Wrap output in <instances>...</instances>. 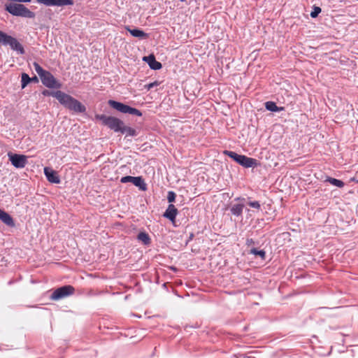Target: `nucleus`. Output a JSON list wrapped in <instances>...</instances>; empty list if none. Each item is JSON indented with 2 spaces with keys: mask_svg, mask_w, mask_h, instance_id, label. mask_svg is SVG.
Listing matches in <instances>:
<instances>
[{
  "mask_svg": "<svg viewBox=\"0 0 358 358\" xmlns=\"http://www.w3.org/2000/svg\"><path fill=\"white\" fill-rule=\"evenodd\" d=\"M181 1H185L186 0H180Z\"/></svg>",
  "mask_w": 358,
  "mask_h": 358,
  "instance_id": "nucleus-33",
  "label": "nucleus"
},
{
  "mask_svg": "<svg viewBox=\"0 0 358 358\" xmlns=\"http://www.w3.org/2000/svg\"><path fill=\"white\" fill-rule=\"evenodd\" d=\"M31 81V78H29V76L27 73H23L22 74L21 82H22V89L24 88Z\"/></svg>",
  "mask_w": 358,
  "mask_h": 358,
  "instance_id": "nucleus-24",
  "label": "nucleus"
},
{
  "mask_svg": "<svg viewBox=\"0 0 358 358\" xmlns=\"http://www.w3.org/2000/svg\"><path fill=\"white\" fill-rule=\"evenodd\" d=\"M224 154L229 156L243 166L246 167V157L245 155H241L233 151L229 150H224Z\"/></svg>",
  "mask_w": 358,
  "mask_h": 358,
  "instance_id": "nucleus-11",
  "label": "nucleus"
},
{
  "mask_svg": "<svg viewBox=\"0 0 358 358\" xmlns=\"http://www.w3.org/2000/svg\"><path fill=\"white\" fill-rule=\"evenodd\" d=\"M175 199H176V194L172 191H169L168 192V195H167L168 201L169 203H172L175 201Z\"/></svg>",
  "mask_w": 358,
  "mask_h": 358,
  "instance_id": "nucleus-28",
  "label": "nucleus"
},
{
  "mask_svg": "<svg viewBox=\"0 0 358 358\" xmlns=\"http://www.w3.org/2000/svg\"><path fill=\"white\" fill-rule=\"evenodd\" d=\"M98 118L102 121L104 125L107 126L115 132H120L124 123L121 120L113 116L101 115L98 116Z\"/></svg>",
  "mask_w": 358,
  "mask_h": 358,
  "instance_id": "nucleus-4",
  "label": "nucleus"
},
{
  "mask_svg": "<svg viewBox=\"0 0 358 358\" xmlns=\"http://www.w3.org/2000/svg\"><path fill=\"white\" fill-rule=\"evenodd\" d=\"M120 182L122 183H127V182H131L135 186L138 187L141 190H145L146 185L144 182V180L142 179L141 177H134V176H124L122 177L120 180Z\"/></svg>",
  "mask_w": 358,
  "mask_h": 358,
  "instance_id": "nucleus-9",
  "label": "nucleus"
},
{
  "mask_svg": "<svg viewBox=\"0 0 358 358\" xmlns=\"http://www.w3.org/2000/svg\"><path fill=\"white\" fill-rule=\"evenodd\" d=\"M42 83L48 88H60L61 84L57 82L52 74L46 71L41 77Z\"/></svg>",
  "mask_w": 358,
  "mask_h": 358,
  "instance_id": "nucleus-8",
  "label": "nucleus"
},
{
  "mask_svg": "<svg viewBox=\"0 0 358 358\" xmlns=\"http://www.w3.org/2000/svg\"><path fill=\"white\" fill-rule=\"evenodd\" d=\"M178 214V210L173 204H169L164 216L171 221H174Z\"/></svg>",
  "mask_w": 358,
  "mask_h": 358,
  "instance_id": "nucleus-14",
  "label": "nucleus"
},
{
  "mask_svg": "<svg viewBox=\"0 0 358 358\" xmlns=\"http://www.w3.org/2000/svg\"><path fill=\"white\" fill-rule=\"evenodd\" d=\"M38 3L47 6H63L73 5V0H36Z\"/></svg>",
  "mask_w": 358,
  "mask_h": 358,
  "instance_id": "nucleus-10",
  "label": "nucleus"
},
{
  "mask_svg": "<svg viewBox=\"0 0 358 358\" xmlns=\"http://www.w3.org/2000/svg\"><path fill=\"white\" fill-rule=\"evenodd\" d=\"M137 238L138 241L143 243L145 245H148L150 243V238L149 235L145 232H140L138 234Z\"/></svg>",
  "mask_w": 358,
  "mask_h": 358,
  "instance_id": "nucleus-20",
  "label": "nucleus"
},
{
  "mask_svg": "<svg viewBox=\"0 0 358 358\" xmlns=\"http://www.w3.org/2000/svg\"><path fill=\"white\" fill-rule=\"evenodd\" d=\"M243 206L241 204H235L231 208V213L235 215H239L243 210Z\"/></svg>",
  "mask_w": 358,
  "mask_h": 358,
  "instance_id": "nucleus-23",
  "label": "nucleus"
},
{
  "mask_svg": "<svg viewBox=\"0 0 358 358\" xmlns=\"http://www.w3.org/2000/svg\"><path fill=\"white\" fill-rule=\"evenodd\" d=\"M357 182H358V180H357Z\"/></svg>",
  "mask_w": 358,
  "mask_h": 358,
  "instance_id": "nucleus-34",
  "label": "nucleus"
},
{
  "mask_svg": "<svg viewBox=\"0 0 358 358\" xmlns=\"http://www.w3.org/2000/svg\"><path fill=\"white\" fill-rule=\"evenodd\" d=\"M8 156L12 165L17 169H22L28 163L27 157L25 155L9 152Z\"/></svg>",
  "mask_w": 358,
  "mask_h": 358,
  "instance_id": "nucleus-7",
  "label": "nucleus"
},
{
  "mask_svg": "<svg viewBox=\"0 0 358 358\" xmlns=\"http://www.w3.org/2000/svg\"><path fill=\"white\" fill-rule=\"evenodd\" d=\"M75 289L71 285H65L56 289L50 296V299L54 301H57L61 299L65 298L74 293Z\"/></svg>",
  "mask_w": 358,
  "mask_h": 358,
  "instance_id": "nucleus-6",
  "label": "nucleus"
},
{
  "mask_svg": "<svg viewBox=\"0 0 358 358\" xmlns=\"http://www.w3.org/2000/svg\"><path fill=\"white\" fill-rule=\"evenodd\" d=\"M5 10L14 16L27 18L35 17V13L21 3H8L5 6Z\"/></svg>",
  "mask_w": 358,
  "mask_h": 358,
  "instance_id": "nucleus-2",
  "label": "nucleus"
},
{
  "mask_svg": "<svg viewBox=\"0 0 358 358\" xmlns=\"http://www.w3.org/2000/svg\"><path fill=\"white\" fill-rule=\"evenodd\" d=\"M258 164V161L253 158L248 157V168L255 167Z\"/></svg>",
  "mask_w": 358,
  "mask_h": 358,
  "instance_id": "nucleus-26",
  "label": "nucleus"
},
{
  "mask_svg": "<svg viewBox=\"0 0 358 358\" xmlns=\"http://www.w3.org/2000/svg\"><path fill=\"white\" fill-rule=\"evenodd\" d=\"M0 220L9 227H14L15 222L13 217L6 212L0 209Z\"/></svg>",
  "mask_w": 358,
  "mask_h": 358,
  "instance_id": "nucleus-15",
  "label": "nucleus"
},
{
  "mask_svg": "<svg viewBox=\"0 0 358 358\" xmlns=\"http://www.w3.org/2000/svg\"><path fill=\"white\" fill-rule=\"evenodd\" d=\"M52 96L55 97L62 105L70 110L76 113H84L86 110L85 106L79 101L62 91L53 92Z\"/></svg>",
  "mask_w": 358,
  "mask_h": 358,
  "instance_id": "nucleus-1",
  "label": "nucleus"
},
{
  "mask_svg": "<svg viewBox=\"0 0 358 358\" xmlns=\"http://www.w3.org/2000/svg\"><path fill=\"white\" fill-rule=\"evenodd\" d=\"M159 85V83L158 81H155L153 83H150L149 84H147L144 86L145 89L147 90H150L152 88L157 87Z\"/></svg>",
  "mask_w": 358,
  "mask_h": 358,
  "instance_id": "nucleus-27",
  "label": "nucleus"
},
{
  "mask_svg": "<svg viewBox=\"0 0 358 358\" xmlns=\"http://www.w3.org/2000/svg\"><path fill=\"white\" fill-rule=\"evenodd\" d=\"M320 12L321 8L320 7H315L314 11L311 12L310 16L312 17H316Z\"/></svg>",
  "mask_w": 358,
  "mask_h": 358,
  "instance_id": "nucleus-29",
  "label": "nucleus"
},
{
  "mask_svg": "<svg viewBox=\"0 0 358 358\" xmlns=\"http://www.w3.org/2000/svg\"><path fill=\"white\" fill-rule=\"evenodd\" d=\"M266 108L271 112H278L282 110V108H279L273 101H267L265 103Z\"/></svg>",
  "mask_w": 358,
  "mask_h": 358,
  "instance_id": "nucleus-19",
  "label": "nucleus"
},
{
  "mask_svg": "<svg viewBox=\"0 0 358 358\" xmlns=\"http://www.w3.org/2000/svg\"><path fill=\"white\" fill-rule=\"evenodd\" d=\"M44 173L49 182L55 184H59L60 182V179L57 172L50 168L45 167Z\"/></svg>",
  "mask_w": 358,
  "mask_h": 358,
  "instance_id": "nucleus-12",
  "label": "nucleus"
},
{
  "mask_svg": "<svg viewBox=\"0 0 358 358\" xmlns=\"http://www.w3.org/2000/svg\"><path fill=\"white\" fill-rule=\"evenodd\" d=\"M33 66L34 70L38 73L39 77H41L46 71L37 62H34Z\"/></svg>",
  "mask_w": 358,
  "mask_h": 358,
  "instance_id": "nucleus-25",
  "label": "nucleus"
},
{
  "mask_svg": "<svg viewBox=\"0 0 358 358\" xmlns=\"http://www.w3.org/2000/svg\"><path fill=\"white\" fill-rule=\"evenodd\" d=\"M248 255H252L255 258L259 259L261 260V263L266 259V252L263 250H259L254 248L250 250Z\"/></svg>",
  "mask_w": 358,
  "mask_h": 358,
  "instance_id": "nucleus-16",
  "label": "nucleus"
},
{
  "mask_svg": "<svg viewBox=\"0 0 358 358\" xmlns=\"http://www.w3.org/2000/svg\"><path fill=\"white\" fill-rule=\"evenodd\" d=\"M126 29L134 37L139 38H148V34L145 33L143 31L138 29H130L129 27H126Z\"/></svg>",
  "mask_w": 358,
  "mask_h": 358,
  "instance_id": "nucleus-17",
  "label": "nucleus"
},
{
  "mask_svg": "<svg viewBox=\"0 0 358 358\" xmlns=\"http://www.w3.org/2000/svg\"><path fill=\"white\" fill-rule=\"evenodd\" d=\"M52 93L53 92H50L48 90H44L43 92V94L45 95V96H48V95H52Z\"/></svg>",
  "mask_w": 358,
  "mask_h": 358,
  "instance_id": "nucleus-30",
  "label": "nucleus"
},
{
  "mask_svg": "<svg viewBox=\"0 0 358 358\" xmlns=\"http://www.w3.org/2000/svg\"><path fill=\"white\" fill-rule=\"evenodd\" d=\"M248 206L254 208L257 212L261 210V205L259 202L257 201H250L249 198H248Z\"/></svg>",
  "mask_w": 358,
  "mask_h": 358,
  "instance_id": "nucleus-22",
  "label": "nucleus"
},
{
  "mask_svg": "<svg viewBox=\"0 0 358 358\" xmlns=\"http://www.w3.org/2000/svg\"><path fill=\"white\" fill-rule=\"evenodd\" d=\"M0 43L3 45H9L15 51H17L19 54L23 55L24 50L23 46L20 42L15 38L7 35L4 32L0 30Z\"/></svg>",
  "mask_w": 358,
  "mask_h": 358,
  "instance_id": "nucleus-3",
  "label": "nucleus"
},
{
  "mask_svg": "<svg viewBox=\"0 0 358 358\" xmlns=\"http://www.w3.org/2000/svg\"><path fill=\"white\" fill-rule=\"evenodd\" d=\"M31 79V81L38 82V78L36 76H34Z\"/></svg>",
  "mask_w": 358,
  "mask_h": 358,
  "instance_id": "nucleus-31",
  "label": "nucleus"
},
{
  "mask_svg": "<svg viewBox=\"0 0 358 358\" xmlns=\"http://www.w3.org/2000/svg\"><path fill=\"white\" fill-rule=\"evenodd\" d=\"M350 180H351V181H355V182H357L358 178H357V176H355V177H354V178H352L350 179Z\"/></svg>",
  "mask_w": 358,
  "mask_h": 358,
  "instance_id": "nucleus-32",
  "label": "nucleus"
},
{
  "mask_svg": "<svg viewBox=\"0 0 358 358\" xmlns=\"http://www.w3.org/2000/svg\"><path fill=\"white\" fill-rule=\"evenodd\" d=\"M325 181L329 182L330 184H331L334 186H336L338 187H340V188L343 187L345 185V183L342 180L336 179L334 178H331V177H327V179L325 180Z\"/></svg>",
  "mask_w": 358,
  "mask_h": 358,
  "instance_id": "nucleus-21",
  "label": "nucleus"
},
{
  "mask_svg": "<svg viewBox=\"0 0 358 358\" xmlns=\"http://www.w3.org/2000/svg\"><path fill=\"white\" fill-rule=\"evenodd\" d=\"M122 134H126L127 136H134L136 135V130L131 127L124 125L123 123L121 130L120 131Z\"/></svg>",
  "mask_w": 358,
  "mask_h": 358,
  "instance_id": "nucleus-18",
  "label": "nucleus"
},
{
  "mask_svg": "<svg viewBox=\"0 0 358 358\" xmlns=\"http://www.w3.org/2000/svg\"><path fill=\"white\" fill-rule=\"evenodd\" d=\"M108 104L113 108H114L122 113H125V114L128 113V114H131V115H135L137 116L142 115V113L139 110H138L135 108H132V107H131L128 105L124 104L122 103L117 102V101H113V100H109Z\"/></svg>",
  "mask_w": 358,
  "mask_h": 358,
  "instance_id": "nucleus-5",
  "label": "nucleus"
},
{
  "mask_svg": "<svg viewBox=\"0 0 358 358\" xmlns=\"http://www.w3.org/2000/svg\"><path fill=\"white\" fill-rule=\"evenodd\" d=\"M143 60L146 62L149 65L150 68L153 70H159L162 67V64L155 59V57L153 55H150L148 57H144Z\"/></svg>",
  "mask_w": 358,
  "mask_h": 358,
  "instance_id": "nucleus-13",
  "label": "nucleus"
}]
</instances>
